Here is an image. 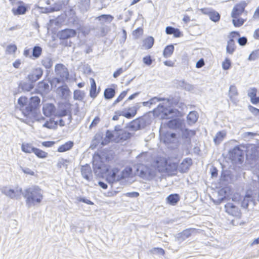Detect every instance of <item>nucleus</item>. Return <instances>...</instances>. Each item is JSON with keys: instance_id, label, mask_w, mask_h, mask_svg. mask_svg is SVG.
<instances>
[{"instance_id": "338daca9", "label": "nucleus", "mask_w": 259, "mask_h": 259, "mask_svg": "<svg viewBox=\"0 0 259 259\" xmlns=\"http://www.w3.org/2000/svg\"><path fill=\"white\" fill-rule=\"evenodd\" d=\"M98 92L97 91L96 88H91L90 91V95L92 98H95L98 94Z\"/></svg>"}, {"instance_id": "aec40b11", "label": "nucleus", "mask_w": 259, "mask_h": 259, "mask_svg": "<svg viewBox=\"0 0 259 259\" xmlns=\"http://www.w3.org/2000/svg\"><path fill=\"white\" fill-rule=\"evenodd\" d=\"M137 108L136 106H133L128 108L127 109L123 110V112H120L119 114H122V116L127 118H131L135 116L137 113Z\"/></svg>"}, {"instance_id": "a878e982", "label": "nucleus", "mask_w": 259, "mask_h": 259, "mask_svg": "<svg viewBox=\"0 0 259 259\" xmlns=\"http://www.w3.org/2000/svg\"><path fill=\"white\" fill-rule=\"evenodd\" d=\"M81 172L82 177L84 179H85L88 181H89L90 180V178L92 176V171L91 167L89 165H86L82 166L81 168Z\"/></svg>"}, {"instance_id": "e433bc0d", "label": "nucleus", "mask_w": 259, "mask_h": 259, "mask_svg": "<svg viewBox=\"0 0 259 259\" xmlns=\"http://www.w3.org/2000/svg\"><path fill=\"white\" fill-rule=\"evenodd\" d=\"M70 163V160L68 159H65L64 158H60L58 160V162L57 163V167L59 168H65L67 169L68 167V165Z\"/></svg>"}, {"instance_id": "72a5a7b5", "label": "nucleus", "mask_w": 259, "mask_h": 259, "mask_svg": "<svg viewBox=\"0 0 259 259\" xmlns=\"http://www.w3.org/2000/svg\"><path fill=\"white\" fill-rule=\"evenodd\" d=\"M41 64L46 68L49 69L52 67L53 61L50 57L47 56L43 58Z\"/></svg>"}, {"instance_id": "13d9d810", "label": "nucleus", "mask_w": 259, "mask_h": 259, "mask_svg": "<svg viewBox=\"0 0 259 259\" xmlns=\"http://www.w3.org/2000/svg\"><path fill=\"white\" fill-rule=\"evenodd\" d=\"M248 109L249 111L253 114L255 117L259 118V109L256 108L251 105L248 106Z\"/></svg>"}, {"instance_id": "a18cd8bd", "label": "nucleus", "mask_w": 259, "mask_h": 259, "mask_svg": "<svg viewBox=\"0 0 259 259\" xmlns=\"http://www.w3.org/2000/svg\"><path fill=\"white\" fill-rule=\"evenodd\" d=\"M33 153L40 158H45L48 156V153L42 150L35 148Z\"/></svg>"}, {"instance_id": "dca6fc26", "label": "nucleus", "mask_w": 259, "mask_h": 259, "mask_svg": "<svg viewBox=\"0 0 259 259\" xmlns=\"http://www.w3.org/2000/svg\"><path fill=\"white\" fill-rule=\"evenodd\" d=\"M256 93L257 89L255 88H250L247 91V95L253 104H257L259 103V97H256Z\"/></svg>"}, {"instance_id": "1a4fd4ad", "label": "nucleus", "mask_w": 259, "mask_h": 259, "mask_svg": "<svg viewBox=\"0 0 259 259\" xmlns=\"http://www.w3.org/2000/svg\"><path fill=\"white\" fill-rule=\"evenodd\" d=\"M167 160L165 158H158L153 163V166L156 168V171L163 172L165 171Z\"/></svg>"}, {"instance_id": "a211bd4d", "label": "nucleus", "mask_w": 259, "mask_h": 259, "mask_svg": "<svg viewBox=\"0 0 259 259\" xmlns=\"http://www.w3.org/2000/svg\"><path fill=\"white\" fill-rule=\"evenodd\" d=\"M227 189H222L218 192V198L213 199V202L216 204H220L223 201L227 199Z\"/></svg>"}, {"instance_id": "6e6d98bb", "label": "nucleus", "mask_w": 259, "mask_h": 259, "mask_svg": "<svg viewBox=\"0 0 259 259\" xmlns=\"http://www.w3.org/2000/svg\"><path fill=\"white\" fill-rule=\"evenodd\" d=\"M231 65V62L229 58H226L222 62V68L225 70H228L230 68Z\"/></svg>"}, {"instance_id": "7ed1b4c3", "label": "nucleus", "mask_w": 259, "mask_h": 259, "mask_svg": "<svg viewBox=\"0 0 259 259\" xmlns=\"http://www.w3.org/2000/svg\"><path fill=\"white\" fill-rule=\"evenodd\" d=\"M156 174V169L153 165L148 166L144 165H139L137 168L136 175L146 180L152 179Z\"/></svg>"}, {"instance_id": "20e7f679", "label": "nucleus", "mask_w": 259, "mask_h": 259, "mask_svg": "<svg viewBox=\"0 0 259 259\" xmlns=\"http://www.w3.org/2000/svg\"><path fill=\"white\" fill-rule=\"evenodd\" d=\"M3 194L7 197L11 198H19L22 194V188L16 186L14 188H11L10 187H4L2 189Z\"/></svg>"}, {"instance_id": "ddd939ff", "label": "nucleus", "mask_w": 259, "mask_h": 259, "mask_svg": "<svg viewBox=\"0 0 259 259\" xmlns=\"http://www.w3.org/2000/svg\"><path fill=\"white\" fill-rule=\"evenodd\" d=\"M56 92L62 98L64 99H67L70 94V91L66 84L58 87Z\"/></svg>"}, {"instance_id": "c9c22d12", "label": "nucleus", "mask_w": 259, "mask_h": 259, "mask_svg": "<svg viewBox=\"0 0 259 259\" xmlns=\"http://www.w3.org/2000/svg\"><path fill=\"white\" fill-rule=\"evenodd\" d=\"M166 33L168 34H174L175 37H180L181 35V32L178 29L172 27H167L165 29Z\"/></svg>"}, {"instance_id": "6e6552de", "label": "nucleus", "mask_w": 259, "mask_h": 259, "mask_svg": "<svg viewBox=\"0 0 259 259\" xmlns=\"http://www.w3.org/2000/svg\"><path fill=\"white\" fill-rule=\"evenodd\" d=\"M225 208L226 212L230 215L238 218L241 215V212L239 209L233 203H227L225 205Z\"/></svg>"}, {"instance_id": "f704fd0d", "label": "nucleus", "mask_w": 259, "mask_h": 259, "mask_svg": "<svg viewBox=\"0 0 259 259\" xmlns=\"http://www.w3.org/2000/svg\"><path fill=\"white\" fill-rule=\"evenodd\" d=\"M174 51V47L173 45L167 46L164 49L163 55L164 57L167 58L170 57Z\"/></svg>"}, {"instance_id": "6ab92c4d", "label": "nucleus", "mask_w": 259, "mask_h": 259, "mask_svg": "<svg viewBox=\"0 0 259 259\" xmlns=\"http://www.w3.org/2000/svg\"><path fill=\"white\" fill-rule=\"evenodd\" d=\"M183 125V121L180 119H175L169 120L167 123L168 127L173 129L182 130Z\"/></svg>"}, {"instance_id": "412c9836", "label": "nucleus", "mask_w": 259, "mask_h": 259, "mask_svg": "<svg viewBox=\"0 0 259 259\" xmlns=\"http://www.w3.org/2000/svg\"><path fill=\"white\" fill-rule=\"evenodd\" d=\"M44 115L47 117L52 116L54 113L55 107L52 104H45L42 108Z\"/></svg>"}, {"instance_id": "9b49d317", "label": "nucleus", "mask_w": 259, "mask_h": 259, "mask_svg": "<svg viewBox=\"0 0 259 259\" xmlns=\"http://www.w3.org/2000/svg\"><path fill=\"white\" fill-rule=\"evenodd\" d=\"M247 6L245 1H242L236 5L232 11L231 16H237L241 15L244 11V9Z\"/></svg>"}, {"instance_id": "5701e85b", "label": "nucleus", "mask_w": 259, "mask_h": 259, "mask_svg": "<svg viewBox=\"0 0 259 259\" xmlns=\"http://www.w3.org/2000/svg\"><path fill=\"white\" fill-rule=\"evenodd\" d=\"M18 104L20 109L22 111V113L25 116V110L26 107L28 106L29 104V100L25 97H21L18 100Z\"/></svg>"}, {"instance_id": "7c9ffc66", "label": "nucleus", "mask_w": 259, "mask_h": 259, "mask_svg": "<svg viewBox=\"0 0 259 259\" xmlns=\"http://www.w3.org/2000/svg\"><path fill=\"white\" fill-rule=\"evenodd\" d=\"M73 145V143L71 141H68L63 145L60 146L58 149L59 152H64L71 149Z\"/></svg>"}, {"instance_id": "bf43d9fd", "label": "nucleus", "mask_w": 259, "mask_h": 259, "mask_svg": "<svg viewBox=\"0 0 259 259\" xmlns=\"http://www.w3.org/2000/svg\"><path fill=\"white\" fill-rule=\"evenodd\" d=\"M128 92V90L126 91H123L120 95L118 97V98L114 101L113 104H116L122 100V99L125 97L126 95Z\"/></svg>"}, {"instance_id": "4c0bfd02", "label": "nucleus", "mask_w": 259, "mask_h": 259, "mask_svg": "<svg viewBox=\"0 0 259 259\" xmlns=\"http://www.w3.org/2000/svg\"><path fill=\"white\" fill-rule=\"evenodd\" d=\"M230 154L233 158L236 159L242 156V151L238 147H235L230 151Z\"/></svg>"}, {"instance_id": "4be33fe9", "label": "nucleus", "mask_w": 259, "mask_h": 259, "mask_svg": "<svg viewBox=\"0 0 259 259\" xmlns=\"http://www.w3.org/2000/svg\"><path fill=\"white\" fill-rule=\"evenodd\" d=\"M238 95V93L236 87L234 85H231L229 88L228 96L232 102L236 103L237 101L236 97Z\"/></svg>"}, {"instance_id": "cd10ccee", "label": "nucleus", "mask_w": 259, "mask_h": 259, "mask_svg": "<svg viewBox=\"0 0 259 259\" xmlns=\"http://www.w3.org/2000/svg\"><path fill=\"white\" fill-rule=\"evenodd\" d=\"M236 50V45L234 40L229 39L227 41L226 52L227 53L232 55Z\"/></svg>"}, {"instance_id": "a19ab883", "label": "nucleus", "mask_w": 259, "mask_h": 259, "mask_svg": "<svg viewBox=\"0 0 259 259\" xmlns=\"http://www.w3.org/2000/svg\"><path fill=\"white\" fill-rule=\"evenodd\" d=\"M153 44L154 38L151 36L146 38L143 41V46L146 49H149L151 48Z\"/></svg>"}, {"instance_id": "4468645a", "label": "nucleus", "mask_w": 259, "mask_h": 259, "mask_svg": "<svg viewBox=\"0 0 259 259\" xmlns=\"http://www.w3.org/2000/svg\"><path fill=\"white\" fill-rule=\"evenodd\" d=\"M192 163L191 158H186L184 159L180 164L178 165V170L182 173L186 172Z\"/></svg>"}, {"instance_id": "393cba45", "label": "nucleus", "mask_w": 259, "mask_h": 259, "mask_svg": "<svg viewBox=\"0 0 259 259\" xmlns=\"http://www.w3.org/2000/svg\"><path fill=\"white\" fill-rule=\"evenodd\" d=\"M178 169V165L176 162L172 161L170 159L167 160L165 171L173 172Z\"/></svg>"}, {"instance_id": "864d4df0", "label": "nucleus", "mask_w": 259, "mask_h": 259, "mask_svg": "<svg viewBox=\"0 0 259 259\" xmlns=\"http://www.w3.org/2000/svg\"><path fill=\"white\" fill-rule=\"evenodd\" d=\"M259 58V50L253 51L249 56L248 60L249 61L255 60Z\"/></svg>"}, {"instance_id": "0e129e2a", "label": "nucleus", "mask_w": 259, "mask_h": 259, "mask_svg": "<svg viewBox=\"0 0 259 259\" xmlns=\"http://www.w3.org/2000/svg\"><path fill=\"white\" fill-rule=\"evenodd\" d=\"M151 253L153 254H159L163 255L164 253V251L163 249L160 248H153L150 250Z\"/></svg>"}, {"instance_id": "f03ea898", "label": "nucleus", "mask_w": 259, "mask_h": 259, "mask_svg": "<svg viewBox=\"0 0 259 259\" xmlns=\"http://www.w3.org/2000/svg\"><path fill=\"white\" fill-rule=\"evenodd\" d=\"M23 195L26 198V203L29 207L40 203L43 198L42 191L37 186H33L26 189Z\"/></svg>"}, {"instance_id": "b1692460", "label": "nucleus", "mask_w": 259, "mask_h": 259, "mask_svg": "<svg viewBox=\"0 0 259 259\" xmlns=\"http://www.w3.org/2000/svg\"><path fill=\"white\" fill-rule=\"evenodd\" d=\"M27 10V8L22 2L19 3V6L17 8H14L12 11L14 15H23Z\"/></svg>"}, {"instance_id": "c85d7f7f", "label": "nucleus", "mask_w": 259, "mask_h": 259, "mask_svg": "<svg viewBox=\"0 0 259 259\" xmlns=\"http://www.w3.org/2000/svg\"><path fill=\"white\" fill-rule=\"evenodd\" d=\"M198 118V114L195 111L190 112L187 116V120L189 124L195 123Z\"/></svg>"}, {"instance_id": "49530a36", "label": "nucleus", "mask_w": 259, "mask_h": 259, "mask_svg": "<svg viewBox=\"0 0 259 259\" xmlns=\"http://www.w3.org/2000/svg\"><path fill=\"white\" fill-rule=\"evenodd\" d=\"M71 121V116L70 115H67V117H64L59 120V124L61 126H65L66 124H69Z\"/></svg>"}, {"instance_id": "9d476101", "label": "nucleus", "mask_w": 259, "mask_h": 259, "mask_svg": "<svg viewBox=\"0 0 259 259\" xmlns=\"http://www.w3.org/2000/svg\"><path fill=\"white\" fill-rule=\"evenodd\" d=\"M76 35L75 30L71 29H65L59 31L58 34V37L61 39H66Z\"/></svg>"}, {"instance_id": "e2e57ef3", "label": "nucleus", "mask_w": 259, "mask_h": 259, "mask_svg": "<svg viewBox=\"0 0 259 259\" xmlns=\"http://www.w3.org/2000/svg\"><path fill=\"white\" fill-rule=\"evenodd\" d=\"M17 50V47L15 45H10L7 46L6 49V52L8 54L14 53Z\"/></svg>"}, {"instance_id": "de8ad7c7", "label": "nucleus", "mask_w": 259, "mask_h": 259, "mask_svg": "<svg viewBox=\"0 0 259 259\" xmlns=\"http://www.w3.org/2000/svg\"><path fill=\"white\" fill-rule=\"evenodd\" d=\"M140 124L138 120H133L130 123L128 128L131 131H137L140 129Z\"/></svg>"}, {"instance_id": "473e14b6", "label": "nucleus", "mask_w": 259, "mask_h": 259, "mask_svg": "<svg viewBox=\"0 0 259 259\" xmlns=\"http://www.w3.org/2000/svg\"><path fill=\"white\" fill-rule=\"evenodd\" d=\"M182 137L189 141L191 137L195 135V131L188 129L183 130L182 128Z\"/></svg>"}, {"instance_id": "5fc2aeb1", "label": "nucleus", "mask_w": 259, "mask_h": 259, "mask_svg": "<svg viewBox=\"0 0 259 259\" xmlns=\"http://www.w3.org/2000/svg\"><path fill=\"white\" fill-rule=\"evenodd\" d=\"M22 89L24 91H30L33 89V85L31 83L24 82L21 85Z\"/></svg>"}, {"instance_id": "c756f323", "label": "nucleus", "mask_w": 259, "mask_h": 259, "mask_svg": "<svg viewBox=\"0 0 259 259\" xmlns=\"http://www.w3.org/2000/svg\"><path fill=\"white\" fill-rule=\"evenodd\" d=\"M35 148L33 147L32 144L27 143H23L21 145V150L26 153H33Z\"/></svg>"}, {"instance_id": "4d7b16f0", "label": "nucleus", "mask_w": 259, "mask_h": 259, "mask_svg": "<svg viewBox=\"0 0 259 259\" xmlns=\"http://www.w3.org/2000/svg\"><path fill=\"white\" fill-rule=\"evenodd\" d=\"M63 82L61 80V79L59 78L58 77L53 78L51 81H50V83L51 84L52 87H57V85Z\"/></svg>"}, {"instance_id": "f8f14e48", "label": "nucleus", "mask_w": 259, "mask_h": 259, "mask_svg": "<svg viewBox=\"0 0 259 259\" xmlns=\"http://www.w3.org/2000/svg\"><path fill=\"white\" fill-rule=\"evenodd\" d=\"M42 73V69L40 68H37L28 75V78L31 82H35L41 77Z\"/></svg>"}, {"instance_id": "603ef678", "label": "nucleus", "mask_w": 259, "mask_h": 259, "mask_svg": "<svg viewBox=\"0 0 259 259\" xmlns=\"http://www.w3.org/2000/svg\"><path fill=\"white\" fill-rule=\"evenodd\" d=\"M245 20L240 17H233L232 22L235 27H240L244 22Z\"/></svg>"}, {"instance_id": "58836bf2", "label": "nucleus", "mask_w": 259, "mask_h": 259, "mask_svg": "<svg viewBox=\"0 0 259 259\" xmlns=\"http://www.w3.org/2000/svg\"><path fill=\"white\" fill-rule=\"evenodd\" d=\"M85 97V94L83 91L80 90H75L73 94V99L75 100L81 101Z\"/></svg>"}, {"instance_id": "39448f33", "label": "nucleus", "mask_w": 259, "mask_h": 259, "mask_svg": "<svg viewBox=\"0 0 259 259\" xmlns=\"http://www.w3.org/2000/svg\"><path fill=\"white\" fill-rule=\"evenodd\" d=\"M55 72L56 75L65 82L68 79L69 72L67 68L62 64H57L55 67Z\"/></svg>"}, {"instance_id": "680f3d73", "label": "nucleus", "mask_w": 259, "mask_h": 259, "mask_svg": "<svg viewBox=\"0 0 259 259\" xmlns=\"http://www.w3.org/2000/svg\"><path fill=\"white\" fill-rule=\"evenodd\" d=\"M252 174L253 175L254 178L255 179L254 181L259 185V169H258L257 167L253 168L252 170Z\"/></svg>"}, {"instance_id": "0eeeda50", "label": "nucleus", "mask_w": 259, "mask_h": 259, "mask_svg": "<svg viewBox=\"0 0 259 259\" xmlns=\"http://www.w3.org/2000/svg\"><path fill=\"white\" fill-rule=\"evenodd\" d=\"M39 103L40 99L38 97H31L29 100L28 105L27 106V107H26V109L24 111L25 116H29L32 110L37 107Z\"/></svg>"}, {"instance_id": "f3484780", "label": "nucleus", "mask_w": 259, "mask_h": 259, "mask_svg": "<svg viewBox=\"0 0 259 259\" xmlns=\"http://www.w3.org/2000/svg\"><path fill=\"white\" fill-rule=\"evenodd\" d=\"M131 167H126L121 173V179H128V181H134L133 180L135 176Z\"/></svg>"}, {"instance_id": "69168bd1", "label": "nucleus", "mask_w": 259, "mask_h": 259, "mask_svg": "<svg viewBox=\"0 0 259 259\" xmlns=\"http://www.w3.org/2000/svg\"><path fill=\"white\" fill-rule=\"evenodd\" d=\"M143 32V29L142 28H138L133 32V34L135 38L137 39L142 35Z\"/></svg>"}, {"instance_id": "8fccbe9b", "label": "nucleus", "mask_w": 259, "mask_h": 259, "mask_svg": "<svg viewBox=\"0 0 259 259\" xmlns=\"http://www.w3.org/2000/svg\"><path fill=\"white\" fill-rule=\"evenodd\" d=\"M179 84L182 88L184 89L185 90H187L188 91H192L194 89V87L193 85H192L189 83H187L184 81H181L180 82Z\"/></svg>"}, {"instance_id": "79ce46f5", "label": "nucleus", "mask_w": 259, "mask_h": 259, "mask_svg": "<svg viewBox=\"0 0 259 259\" xmlns=\"http://www.w3.org/2000/svg\"><path fill=\"white\" fill-rule=\"evenodd\" d=\"M115 90L112 88L106 89L104 93V97L106 99H111L114 96Z\"/></svg>"}, {"instance_id": "ea45409f", "label": "nucleus", "mask_w": 259, "mask_h": 259, "mask_svg": "<svg viewBox=\"0 0 259 259\" xmlns=\"http://www.w3.org/2000/svg\"><path fill=\"white\" fill-rule=\"evenodd\" d=\"M179 196L176 194H171L166 198L167 202L171 205L176 204L179 201Z\"/></svg>"}, {"instance_id": "f257e3e1", "label": "nucleus", "mask_w": 259, "mask_h": 259, "mask_svg": "<svg viewBox=\"0 0 259 259\" xmlns=\"http://www.w3.org/2000/svg\"><path fill=\"white\" fill-rule=\"evenodd\" d=\"M93 166L95 172L98 175L106 174V181L110 184H113L121 180L119 170L117 168L110 169L109 167L105 164L102 161V157L99 154L93 156Z\"/></svg>"}, {"instance_id": "774afa93", "label": "nucleus", "mask_w": 259, "mask_h": 259, "mask_svg": "<svg viewBox=\"0 0 259 259\" xmlns=\"http://www.w3.org/2000/svg\"><path fill=\"white\" fill-rule=\"evenodd\" d=\"M143 62L147 65H150L152 63V60L150 56H146L143 59Z\"/></svg>"}, {"instance_id": "423d86ee", "label": "nucleus", "mask_w": 259, "mask_h": 259, "mask_svg": "<svg viewBox=\"0 0 259 259\" xmlns=\"http://www.w3.org/2000/svg\"><path fill=\"white\" fill-rule=\"evenodd\" d=\"M172 112V110L165 108L161 104H159L157 107L153 110L154 115L160 119L168 118V114Z\"/></svg>"}, {"instance_id": "2eb2a0df", "label": "nucleus", "mask_w": 259, "mask_h": 259, "mask_svg": "<svg viewBox=\"0 0 259 259\" xmlns=\"http://www.w3.org/2000/svg\"><path fill=\"white\" fill-rule=\"evenodd\" d=\"M117 136L118 131L110 132L109 131H107L106 134V137L102 142V145H104L107 144L112 139L118 141L119 139H118Z\"/></svg>"}, {"instance_id": "37998d69", "label": "nucleus", "mask_w": 259, "mask_h": 259, "mask_svg": "<svg viewBox=\"0 0 259 259\" xmlns=\"http://www.w3.org/2000/svg\"><path fill=\"white\" fill-rule=\"evenodd\" d=\"M114 131H118V139L119 140H125L127 137L128 134L124 133V131L119 128V126H115Z\"/></svg>"}, {"instance_id": "3c124183", "label": "nucleus", "mask_w": 259, "mask_h": 259, "mask_svg": "<svg viewBox=\"0 0 259 259\" xmlns=\"http://www.w3.org/2000/svg\"><path fill=\"white\" fill-rule=\"evenodd\" d=\"M42 49L40 47L35 46L32 51V55L35 58H38L41 55Z\"/></svg>"}, {"instance_id": "c03bdc74", "label": "nucleus", "mask_w": 259, "mask_h": 259, "mask_svg": "<svg viewBox=\"0 0 259 259\" xmlns=\"http://www.w3.org/2000/svg\"><path fill=\"white\" fill-rule=\"evenodd\" d=\"M192 229H188L183 231L182 233L179 234V238L181 240H185L191 236Z\"/></svg>"}, {"instance_id": "2f4dec72", "label": "nucleus", "mask_w": 259, "mask_h": 259, "mask_svg": "<svg viewBox=\"0 0 259 259\" xmlns=\"http://www.w3.org/2000/svg\"><path fill=\"white\" fill-rule=\"evenodd\" d=\"M202 14L209 15V16H220L219 13L211 8H204L200 10Z\"/></svg>"}, {"instance_id": "09e8293b", "label": "nucleus", "mask_w": 259, "mask_h": 259, "mask_svg": "<svg viewBox=\"0 0 259 259\" xmlns=\"http://www.w3.org/2000/svg\"><path fill=\"white\" fill-rule=\"evenodd\" d=\"M252 202V199L249 194L245 196L242 201L241 204L243 208H247L249 203Z\"/></svg>"}, {"instance_id": "bb28decb", "label": "nucleus", "mask_w": 259, "mask_h": 259, "mask_svg": "<svg viewBox=\"0 0 259 259\" xmlns=\"http://www.w3.org/2000/svg\"><path fill=\"white\" fill-rule=\"evenodd\" d=\"M226 136V132L225 131L219 132L213 138V142L215 144L218 145L222 142Z\"/></svg>"}, {"instance_id": "052dcab7", "label": "nucleus", "mask_w": 259, "mask_h": 259, "mask_svg": "<svg viewBox=\"0 0 259 259\" xmlns=\"http://www.w3.org/2000/svg\"><path fill=\"white\" fill-rule=\"evenodd\" d=\"M37 10L41 13H47L56 11L54 8H38Z\"/></svg>"}]
</instances>
